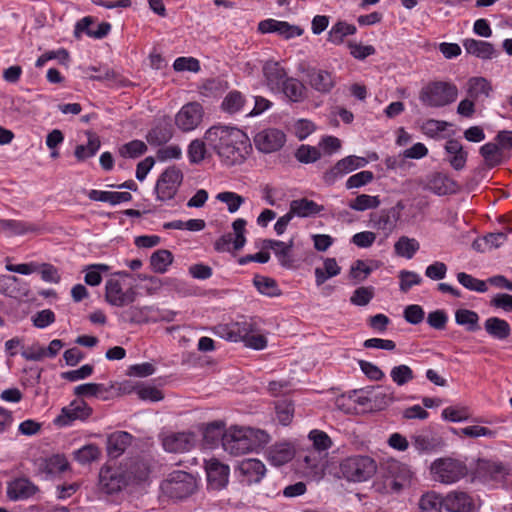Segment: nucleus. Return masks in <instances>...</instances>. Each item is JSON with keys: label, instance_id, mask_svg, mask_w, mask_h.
Here are the masks:
<instances>
[{"label": "nucleus", "instance_id": "27", "mask_svg": "<svg viewBox=\"0 0 512 512\" xmlns=\"http://www.w3.org/2000/svg\"><path fill=\"white\" fill-rule=\"evenodd\" d=\"M239 471L246 478V481L251 484L261 481L266 473V468L260 460L248 458L240 462Z\"/></svg>", "mask_w": 512, "mask_h": 512}, {"label": "nucleus", "instance_id": "12", "mask_svg": "<svg viewBox=\"0 0 512 512\" xmlns=\"http://www.w3.org/2000/svg\"><path fill=\"white\" fill-rule=\"evenodd\" d=\"M286 142L285 133L277 128H266L254 136L255 147L263 153L280 150Z\"/></svg>", "mask_w": 512, "mask_h": 512}, {"label": "nucleus", "instance_id": "15", "mask_svg": "<svg viewBox=\"0 0 512 512\" xmlns=\"http://www.w3.org/2000/svg\"><path fill=\"white\" fill-rule=\"evenodd\" d=\"M444 509L447 512H474L475 500L466 491L452 490L444 496Z\"/></svg>", "mask_w": 512, "mask_h": 512}, {"label": "nucleus", "instance_id": "4", "mask_svg": "<svg viewBox=\"0 0 512 512\" xmlns=\"http://www.w3.org/2000/svg\"><path fill=\"white\" fill-rule=\"evenodd\" d=\"M197 489L196 478L185 471H173L162 482V492L173 499H184L192 495Z\"/></svg>", "mask_w": 512, "mask_h": 512}, {"label": "nucleus", "instance_id": "5", "mask_svg": "<svg viewBox=\"0 0 512 512\" xmlns=\"http://www.w3.org/2000/svg\"><path fill=\"white\" fill-rule=\"evenodd\" d=\"M117 277L130 278L132 275L127 271L113 273L105 283V300L112 306L123 307L135 301L137 291L132 285L124 290Z\"/></svg>", "mask_w": 512, "mask_h": 512}, {"label": "nucleus", "instance_id": "3", "mask_svg": "<svg viewBox=\"0 0 512 512\" xmlns=\"http://www.w3.org/2000/svg\"><path fill=\"white\" fill-rule=\"evenodd\" d=\"M455 84L445 81H434L425 85L419 92V100L424 106L439 108L453 103L458 97Z\"/></svg>", "mask_w": 512, "mask_h": 512}, {"label": "nucleus", "instance_id": "39", "mask_svg": "<svg viewBox=\"0 0 512 512\" xmlns=\"http://www.w3.org/2000/svg\"><path fill=\"white\" fill-rule=\"evenodd\" d=\"M356 31L357 29L353 24H348L344 21H338L328 32V41L339 45L343 43L346 36L354 35Z\"/></svg>", "mask_w": 512, "mask_h": 512}, {"label": "nucleus", "instance_id": "32", "mask_svg": "<svg viewBox=\"0 0 512 512\" xmlns=\"http://www.w3.org/2000/svg\"><path fill=\"white\" fill-rule=\"evenodd\" d=\"M428 188L436 195L443 196L456 192L457 183L446 174L436 173L430 178Z\"/></svg>", "mask_w": 512, "mask_h": 512}, {"label": "nucleus", "instance_id": "40", "mask_svg": "<svg viewBox=\"0 0 512 512\" xmlns=\"http://www.w3.org/2000/svg\"><path fill=\"white\" fill-rule=\"evenodd\" d=\"M455 321L458 325L464 326L469 332H475L480 329L479 315L473 310L458 309L455 312Z\"/></svg>", "mask_w": 512, "mask_h": 512}, {"label": "nucleus", "instance_id": "35", "mask_svg": "<svg viewBox=\"0 0 512 512\" xmlns=\"http://www.w3.org/2000/svg\"><path fill=\"white\" fill-rule=\"evenodd\" d=\"M88 142L86 145H77L74 151L76 159L80 162L93 157L100 149L101 142L99 137L93 132H86Z\"/></svg>", "mask_w": 512, "mask_h": 512}, {"label": "nucleus", "instance_id": "9", "mask_svg": "<svg viewBox=\"0 0 512 512\" xmlns=\"http://www.w3.org/2000/svg\"><path fill=\"white\" fill-rule=\"evenodd\" d=\"M258 326L253 319H243L229 324L218 325L215 333L231 342H245L251 333L257 332Z\"/></svg>", "mask_w": 512, "mask_h": 512}, {"label": "nucleus", "instance_id": "63", "mask_svg": "<svg viewBox=\"0 0 512 512\" xmlns=\"http://www.w3.org/2000/svg\"><path fill=\"white\" fill-rule=\"evenodd\" d=\"M309 439L317 451H326L332 446L331 438L320 430H312L309 433Z\"/></svg>", "mask_w": 512, "mask_h": 512}, {"label": "nucleus", "instance_id": "7", "mask_svg": "<svg viewBox=\"0 0 512 512\" xmlns=\"http://www.w3.org/2000/svg\"><path fill=\"white\" fill-rule=\"evenodd\" d=\"M434 480L442 484H453L464 478L468 469L465 463L453 458H440L431 464Z\"/></svg>", "mask_w": 512, "mask_h": 512}, {"label": "nucleus", "instance_id": "24", "mask_svg": "<svg viewBox=\"0 0 512 512\" xmlns=\"http://www.w3.org/2000/svg\"><path fill=\"white\" fill-rule=\"evenodd\" d=\"M307 78L311 87L321 93L330 92L336 83L332 73L321 69H310Z\"/></svg>", "mask_w": 512, "mask_h": 512}, {"label": "nucleus", "instance_id": "22", "mask_svg": "<svg viewBox=\"0 0 512 512\" xmlns=\"http://www.w3.org/2000/svg\"><path fill=\"white\" fill-rule=\"evenodd\" d=\"M263 73L268 87L272 91H280L284 82L287 80V72L279 62L268 61L263 66Z\"/></svg>", "mask_w": 512, "mask_h": 512}, {"label": "nucleus", "instance_id": "59", "mask_svg": "<svg viewBox=\"0 0 512 512\" xmlns=\"http://www.w3.org/2000/svg\"><path fill=\"white\" fill-rule=\"evenodd\" d=\"M321 156L320 151L316 147L301 145L295 154L296 159L301 163H313Z\"/></svg>", "mask_w": 512, "mask_h": 512}, {"label": "nucleus", "instance_id": "45", "mask_svg": "<svg viewBox=\"0 0 512 512\" xmlns=\"http://www.w3.org/2000/svg\"><path fill=\"white\" fill-rule=\"evenodd\" d=\"M380 204L381 200L379 196L360 194L355 199L351 200L348 205L352 210L362 212L369 209H376Z\"/></svg>", "mask_w": 512, "mask_h": 512}, {"label": "nucleus", "instance_id": "28", "mask_svg": "<svg viewBox=\"0 0 512 512\" xmlns=\"http://www.w3.org/2000/svg\"><path fill=\"white\" fill-rule=\"evenodd\" d=\"M0 293L8 297L17 298L19 296H26L28 294V287L16 276L1 275Z\"/></svg>", "mask_w": 512, "mask_h": 512}, {"label": "nucleus", "instance_id": "57", "mask_svg": "<svg viewBox=\"0 0 512 512\" xmlns=\"http://www.w3.org/2000/svg\"><path fill=\"white\" fill-rule=\"evenodd\" d=\"M443 419L450 422H461L465 421L470 417V413L467 407H447L442 411Z\"/></svg>", "mask_w": 512, "mask_h": 512}, {"label": "nucleus", "instance_id": "58", "mask_svg": "<svg viewBox=\"0 0 512 512\" xmlns=\"http://www.w3.org/2000/svg\"><path fill=\"white\" fill-rule=\"evenodd\" d=\"M374 179V174L371 171L364 170L361 172H358L352 176H350L346 181V188L347 189H353V188H360L362 186H365L372 182Z\"/></svg>", "mask_w": 512, "mask_h": 512}, {"label": "nucleus", "instance_id": "31", "mask_svg": "<svg viewBox=\"0 0 512 512\" xmlns=\"http://www.w3.org/2000/svg\"><path fill=\"white\" fill-rule=\"evenodd\" d=\"M295 456L292 445L282 443L272 446L267 453L268 461L274 466H282L291 461Z\"/></svg>", "mask_w": 512, "mask_h": 512}, {"label": "nucleus", "instance_id": "54", "mask_svg": "<svg viewBox=\"0 0 512 512\" xmlns=\"http://www.w3.org/2000/svg\"><path fill=\"white\" fill-rule=\"evenodd\" d=\"M206 140L195 139L188 147V157L191 163L198 164L202 162L206 155Z\"/></svg>", "mask_w": 512, "mask_h": 512}, {"label": "nucleus", "instance_id": "52", "mask_svg": "<svg viewBox=\"0 0 512 512\" xmlns=\"http://www.w3.org/2000/svg\"><path fill=\"white\" fill-rule=\"evenodd\" d=\"M390 376L398 386H403L414 379L412 369L404 364L393 367Z\"/></svg>", "mask_w": 512, "mask_h": 512}, {"label": "nucleus", "instance_id": "43", "mask_svg": "<svg viewBox=\"0 0 512 512\" xmlns=\"http://www.w3.org/2000/svg\"><path fill=\"white\" fill-rule=\"evenodd\" d=\"M492 91L491 83L484 77H473L468 81V95L473 99L481 96L489 97Z\"/></svg>", "mask_w": 512, "mask_h": 512}, {"label": "nucleus", "instance_id": "46", "mask_svg": "<svg viewBox=\"0 0 512 512\" xmlns=\"http://www.w3.org/2000/svg\"><path fill=\"white\" fill-rule=\"evenodd\" d=\"M253 283L261 294L269 297L279 296L281 294L277 282L273 278L257 275L254 277Z\"/></svg>", "mask_w": 512, "mask_h": 512}, {"label": "nucleus", "instance_id": "56", "mask_svg": "<svg viewBox=\"0 0 512 512\" xmlns=\"http://www.w3.org/2000/svg\"><path fill=\"white\" fill-rule=\"evenodd\" d=\"M374 297V288L371 286L359 287L357 288L352 296L350 297V302L356 306H366Z\"/></svg>", "mask_w": 512, "mask_h": 512}, {"label": "nucleus", "instance_id": "23", "mask_svg": "<svg viewBox=\"0 0 512 512\" xmlns=\"http://www.w3.org/2000/svg\"><path fill=\"white\" fill-rule=\"evenodd\" d=\"M37 491V486L26 478L15 479L9 482L7 486V496L14 501L27 499Z\"/></svg>", "mask_w": 512, "mask_h": 512}, {"label": "nucleus", "instance_id": "21", "mask_svg": "<svg viewBox=\"0 0 512 512\" xmlns=\"http://www.w3.org/2000/svg\"><path fill=\"white\" fill-rule=\"evenodd\" d=\"M370 224L373 228L390 234L399 221L397 212L389 209H382L370 214Z\"/></svg>", "mask_w": 512, "mask_h": 512}, {"label": "nucleus", "instance_id": "60", "mask_svg": "<svg viewBox=\"0 0 512 512\" xmlns=\"http://www.w3.org/2000/svg\"><path fill=\"white\" fill-rule=\"evenodd\" d=\"M460 434L470 438L488 437L495 438L497 432L484 426L473 425L460 429Z\"/></svg>", "mask_w": 512, "mask_h": 512}, {"label": "nucleus", "instance_id": "33", "mask_svg": "<svg viewBox=\"0 0 512 512\" xmlns=\"http://www.w3.org/2000/svg\"><path fill=\"white\" fill-rule=\"evenodd\" d=\"M323 210L324 207L322 205H318L316 202L307 198H301L291 201L289 212L293 217L297 215L298 217L304 218L317 215Z\"/></svg>", "mask_w": 512, "mask_h": 512}, {"label": "nucleus", "instance_id": "20", "mask_svg": "<svg viewBox=\"0 0 512 512\" xmlns=\"http://www.w3.org/2000/svg\"><path fill=\"white\" fill-rule=\"evenodd\" d=\"M463 46L468 54L482 60L493 59L499 55L494 45L487 41L469 38L463 41Z\"/></svg>", "mask_w": 512, "mask_h": 512}, {"label": "nucleus", "instance_id": "19", "mask_svg": "<svg viewBox=\"0 0 512 512\" xmlns=\"http://www.w3.org/2000/svg\"><path fill=\"white\" fill-rule=\"evenodd\" d=\"M258 30L261 33H278L285 39L301 36L303 33V30L300 27L275 19H266L261 21L258 25Z\"/></svg>", "mask_w": 512, "mask_h": 512}, {"label": "nucleus", "instance_id": "44", "mask_svg": "<svg viewBox=\"0 0 512 512\" xmlns=\"http://www.w3.org/2000/svg\"><path fill=\"white\" fill-rule=\"evenodd\" d=\"M419 248V242L416 239L409 238L407 236H401L394 244L395 253L407 259H411Z\"/></svg>", "mask_w": 512, "mask_h": 512}, {"label": "nucleus", "instance_id": "14", "mask_svg": "<svg viewBox=\"0 0 512 512\" xmlns=\"http://www.w3.org/2000/svg\"><path fill=\"white\" fill-rule=\"evenodd\" d=\"M196 444V435L193 432H173L162 438L163 448L171 453H184Z\"/></svg>", "mask_w": 512, "mask_h": 512}, {"label": "nucleus", "instance_id": "62", "mask_svg": "<svg viewBox=\"0 0 512 512\" xmlns=\"http://www.w3.org/2000/svg\"><path fill=\"white\" fill-rule=\"evenodd\" d=\"M246 224H247L246 220H244L242 218H238L232 223V228L234 230V236H235V239L233 240V249L234 250L242 249L246 243V237H245Z\"/></svg>", "mask_w": 512, "mask_h": 512}, {"label": "nucleus", "instance_id": "47", "mask_svg": "<svg viewBox=\"0 0 512 512\" xmlns=\"http://www.w3.org/2000/svg\"><path fill=\"white\" fill-rule=\"evenodd\" d=\"M173 136L171 129L168 126H156L152 128L147 136L146 140L150 145L162 146L167 143Z\"/></svg>", "mask_w": 512, "mask_h": 512}, {"label": "nucleus", "instance_id": "48", "mask_svg": "<svg viewBox=\"0 0 512 512\" xmlns=\"http://www.w3.org/2000/svg\"><path fill=\"white\" fill-rule=\"evenodd\" d=\"M480 154L484 158L485 164L493 168L502 161V152L498 145L494 143H486L480 148Z\"/></svg>", "mask_w": 512, "mask_h": 512}, {"label": "nucleus", "instance_id": "25", "mask_svg": "<svg viewBox=\"0 0 512 512\" xmlns=\"http://www.w3.org/2000/svg\"><path fill=\"white\" fill-rule=\"evenodd\" d=\"M93 25L94 20L91 16L84 17L78 21L75 26V36L79 38L81 33H86L89 37L101 39L105 37L111 29V25L107 22L97 24L96 29L92 27Z\"/></svg>", "mask_w": 512, "mask_h": 512}, {"label": "nucleus", "instance_id": "2", "mask_svg": "<svg viewBox=\"0 0 512 512\" xmlns=\"http://www.w3.org/2000/svg\"><path fill=\"white\" fill-rule=\"evenodd\" d=\"M268 435L249 427H230L222 435V446L231 455L239 456L260 448L267 443Z\"/></svg>", "mask_w": 512, "mask_h": 512}, {"label": "nucleus", "instance_id": "36", "mask_svg": "<svg viewBox=\"0 0 512 512\" xmlns=\"http://www.w3.org/2000/svg\"><path fill=\"white\" fill-rule=\"evenodd\" d=\"M0 229L9 232L12 235H24L26 233L39 231V227L36 224L12 219H1Z\"/></svg>", "mask_w": 512, "mask_h": 512}, {"label": "nucleus", "instance_id": "1", "mask_svg": "<svg viewBox=\"0 0 512 512\" xmlns=\"http://www.w3.org/2000/svg\"><path fill=\"white\" fill-rule=\"evenodd\" d=\"M204 139L226 166L243 163L251 149L248 136L232 126L214 125L205 132Z\"/></svg>", "mask_w": 512, "mask_h": 512}, {"label": "nucleus", "instance_id": "41", "mask_svg": "<svg viewBox=\"0 0 512 512\" xmlns=\"http://www.w3.org/2000/svg\"><path fill=\"white\" fill-rule=\"evenodd\" d=\"M173 254L166 249H159L152 253L150 257V265L154 272L156 273H165L167 268L173 262Z\"/></svg>", "mask_w": 512, "mask_h": 512}, {"label": "nucleus", "instance_id": "8", "mask_svg": "<svg viewBox=\"0 0 512 512\" xmlns=\"http://www.w3.org/2000/svg\"><path fill=\"white\" fill-rule=\"evenodd\" d=\"M182 181V171L175 166L168 167L165 171L162 172L156 182L155 192L157 199L160 201H168L173 199Z\"/></svg>", "mask_w": 512, "mask_h": 512}, {"label": "nucleus", "instance_id": "38", "mask_svg": "<svg viewBox=\"0 0 512 512\" xmlns=\"http://www.w3.org/2000/svg\"><path fill=\"white\" fill-rule=\"evenodd\" d=\"M419 507L422 512H441L444 508V496L435 491L426 492L420 498Z\"/></svg>", "mask_w": 512, "mask_h": 512}, {"label": "nucleus", "instance_id": "37", "mask_svg": "<svg viewBox=\"0 0 512 512\" xmlns=\"http://www.w3.org/2000/svg\"><path fill=\"white\" fill-rule=\"evenodd\" d=\"M412 444L419 452H431L442 445L439 437L431 433H421L412 437Z\"/></svg>", "mask_w": 512, "mask_h": 512}, {"label": "nucleus", "instance_id": "53", "mask_svg": "<svg viewBox=\"0 0 512 512\" xmlns=\"http://www.w3.org/2000/svg\"><path fill=\"white\" fill-rule=\"evenodd\" d=\"M101 452L95 444H88L75 451V459L81 464H87L99 458Z\"/></svg>", "mask_w": 512, "mask_h": 512}, {"label": "nucleus", "instance_id": "51", "mask_svg": "<svg viewBox=\"0 0 512 512\" xmlns=\"http://www.w3.org/2000/svg\"><path fill=\"white\" fill-rule=\"evenodd\" d=\"M216 199L225 203L230 213L237 212L240 206L245 202V199L241 195L230 191L218 193Z\"/></svg>", "mask_w": 512, "mask_h": 512}, {"label": "nucleus", "instance_id": "16", "mask_svg": "<svg viewBox=\"0 0 512 512\" xmlns=\"http://www.w3.org/2000/svg\"><path fill=\"white\" fill-rule=\"evenodd\" d=\"M293 246V239H290L288 242L272 239L263 241V249H271L280 265L286 269L294 268L295 259L292 253Z\"/></svg>", "mask_w": 512, "mask_h": 512}, {"label": "nucleus", "instance_id": "18", "mask_svg": "<svg viewBox=\"0 0 512 512\" xmlns=\"http://www.w3.org/2000/svg\"><path fill=\"white\" fill-rule=\"evenodd\" d=\"M208 486L213 490H220L228 483L229 467L217 459H211L206 463Z\"/></svg>", "mask_w": 512, "mask_h": 512}, {"label": "nucleus", "instance_id": "34", "mask_svg": "<svg viewBox=\"0 0 512 512\" xmlns=\"http://www.w3.org/2000/svg\"><path fill=\"white\" fill-rule=\"evenodd\" d=\"M484 328L488 335L498 340H506L511 335L510 324L499 317H490L485 320Z\"/></svg>", "mask_w": 512, "mask_h": 512}, {"label": "nucleus", "instance_id": "10", "mask_svg": "<svg viewBox=\"0 0 512 512\" xmlns=\"http://www.w3.org/2000/svg\"><path fill=\"white\" fill-rule=\"evenodd\" d=\"M92 414L93 408L84 399L77 397L61 409L54 422L59 426H68L76 420L86 421Z\"/></svg>", "mask_w": 512, "mask_h": 512}, {"label": "nucleus", "instance_id": "49", "mask_svg": "<svg viewBox=\"0 0 512 512\" xmlns=\"http://www.w3.org/2000/svg\"><path fill=\"white\" fill-rule=\"evenodd\" d=\"M244 105V97L238 91L229 92L222 102V109L229 113L234 114L241 110Z\"/></svg>", "mask_w": 512, "mask_h": 512}, {"label": "nucleus", "instance_id": "55", "mask_svg": "<svg viewBox=\"0 0 512 512\" xmlns=\"http://www.w3.org/2000/svg\"><path fill=\"white\" fill-rule=\"evenodd\" d=\"M457 280L465 288L472 290V291L484 293L488 289L485 281L476 279L473 276H471L465 272H459L457 274Z\"/></svg>", "mask_w": 512, "mask_h": 512}, {"label": "nucleus", "instance_id": "26", "mask_svg": "<svg viewBox=\"0 0 512 512\" xmlns=\"http://www.w3.org/2000/svg\"><path fill=\"white\" fill-rule=\"evenodd\" d=\"M132 435L125 431H117L107 437V453L111 458L121 456L131 445Z\"/></svg>", "mask_w": 512, "mask_h": 512}, {"label": "nucleus", "instance_id": "11", "mask_svg": "<svg viewBox=\"0 0 512 512\" xmlns=\"http://www.w3.org/2000/svg\"><path fill=\"white\" fill-rule=\"evenodd\" d=\"M203 107L198 102L185 104L175 116V124L182 132L196 129L202 122Z\"/></svg>", "mask_w": 512, "mask_h": 512}, {"label": "nucleus", "instance_id": "61", "mask_svg": "<svg viewBox=\"0 0 512 512\" xmlns=\"http://www.w3.org/2000/svg\"><path fill=\"white\" fill-rule=\"evenodd\" d=\"M400 290L404 293L408 292L413 286L419 285L422 278L413 271L402 270L399 273Z\"/></svg>", "mask_w": 512, "mask_h": 512}, {"label": "nucleus", "instance_id": "64", "mask_svg": "<svg viewBox=\"0 0 512 512\" xmlns=\"http://www.w3.org/2000/svg\"><path fill=\"white\" fill-rule=\"evenodd\" d=\"M372 272L363 260H357L350 268L349 277L356 283L364 281Z\"/></svg>", "mask_w": 512, "mask_h": 512}, {"label": "nucleus", "instance_id": "29", "mask_svg": "<svg viewBox=\"0 0 512 512\" xmlns=\"http://www.w3.org/2000/svg\"><path fill=\"white\" fill-rule=\"evenodd\" d=\"M445 151L449 155L448 161L455 170H462L467 162L468 153L456 139H450L445 144Z\"/></svg>", "mask_w": 512, "mask_h": 512}, {"label": "nucleus", "instance_id": "50", "mask_svg": "<svg viewBox=\"0 0 512 512\" xmlns=\"http://www.w3.org/2000/svg\"><path fill=\"white\" fill-rule=\"evenodd\" d=\"M147 151V145L141 140H132L119 148V153L124 158H137Z\"/></svg>", "mask_w": 512, "mask_h": 512}, {"label": "nucleus", "instance_id": "30", "mask_svg": "<svg viewBox=\"0 0 512 512\" xmlns=\"http://www.w3.org/2000/svg\"><path fill=\"white\" fill-rule=\"evenodd\" d=\"M113 386L107 387L101 383H85L74 388V395L83 399V397H96L102 400H108L111 396Z\"/></svg>", "mask_w": 512, "mask_h": 512}, {"label": "nucleus", "instance_id": "6", "mask_svg": "<svg viewBox=\"0 0 512 512\" xmlns=\"http://www.w3.org/2000/svg\"><path fill=\"white\" fill-rule=\"evenodd\" d=\"M340 470L348 481L362 482L370 479L377 470L376 462L369 456H351L340 464Z\"/></svg>", "mask_w": 512, "mask_h": 512}, {"label": "nucleus", "instance_id": "13", "mask_svg": "<svg viewBox=\"0 0 512 512\" xmlns=\"http://www.w3.org/2000/svg\"><path fill=\"white\" fill-rule=\"evenodd\" d=\"M368 160L364 157L354 155L347 156L339 160L330 170L325 172L323 178L327 184H333L338 178L348 174L358 168L365 167Z\"/></svg>", "mask_w": 512, "mask_h": 512}, {"label": "nucleus", "instance_id": "17", "mask_svg": "<svg viewBox=\"0 0 512 512\" xmlns=\"http://www.w3.org/2000/svg\"><path fill=\"white\" fill-rule=\"evenodd\" d=\"M125 485V477L118 468H101L99 473V487L103 492L113 494L120 491Z\"/></svg>", "mask_w": 512, "mask_h": 512}, {"label": "nucleus", "instance_id": "42", "mask_svg": "<svg viewBox=\"0 0 512 512\" xmlns=\"http://www.w3.org/2000/svg\"><path fill=\"white\" fill-rule=\"evenodd\" d=\"M305 90V86L299 80L288 77L279 92H283L289 100L299 102L304 98Z\"/></svg>", "mask_w": 512, "mask_h": 512}]
</instances>
